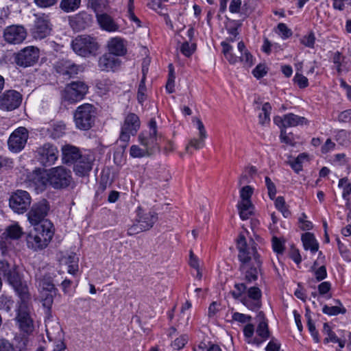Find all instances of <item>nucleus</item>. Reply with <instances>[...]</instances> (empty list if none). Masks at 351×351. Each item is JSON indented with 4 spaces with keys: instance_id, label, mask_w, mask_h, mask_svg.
<instances>
[{
    "instance_id": "nucleus-1",
    "label": "nucleus",
    "mask_w": 351,
    "mask_h": 351,
    "mask_svg": "<svg viewBox=\"0 0 351 351\" xmlns=\"http://www.w3.org/2000/svg\"><path fill=\"white\" fill-rule=\"evenodd\" d=\"M54 229L50 221H43L34 228L26 238L27 247L34 251L45 248L53 238Z\"/></svg>"
},
{
    "instance_id": "nucleus-2",
    "label": "nucleus",
    "mask_w": 351,
    "mask_h": 351,
    "mask_svg": "<svg viewBox=\"0 0 351 351\" xmlns=\"http://www.w3.org/2000/svg\"><path fill=\"white\" fill-rule=\"evenodd\" d=\"M0 274L7 280L23 301L28 299V287L25 283L21 281L19 272L14 265H10L8 262L1 261Z\"/></svg>"
},
{
    "instance_id": "nucleus-3",
    "label": "nucleus",
    "mask_w": 351,
    "mask_h": 351,
    "mask_svg": "<svg viewBox=\"0 0 351 351\" xmlns=\"http://www.w3.org/2000/svg\"><path fill=\"white\" fill-rule=\"evenodd\" d=\"M237 247L239 251L238 258L240 265L255 264L261 265L259 254L256 250V244L254 240L250 239L247 242L243 235H239Z\"/></svg>"
},
{
    "instance_id": "nucleus-4",
    "label": "nucleus",
    "mask_w": 351,
    "mask_h": 351,
    "mask_svg": "<svg viewBox=\"0 0 351 351\" xmlns=\"http://www.w3.org/2000/svg\"><path fill=\"white\" fill-rule=\"evenodd\" d=\"M71 47L77 55L84 58H89L97 54L100 45L97 38L84 34L77 36L72 40Z\"/></svg>"
},
{
    "instance_id": "nucleus-5",
    "label": "nucleus",
    "mask_w": 351,
    "mask_h": 351,
    "mask_svg": "<svg viewBox=\"0 0 351 351\" xmlns=\"http://www.w3.org/2000/svg\"><path fill=\"white\" fill-rule=\"evenodd\" d=\"M35 278L36 285L39 291L43 295H45V297L43 299V305L49 308L53 303V297L57 291L53 282V276L44 270H40L36 274Z\"/></svg>"
},
{
    "instance_id": "nucleus-6",
    "label": "nucleus",
    "mask_w": 351,
    "mask_h": 351,
    "mask_svg": "<svg viewBox=\"0 0 351 351\" xmlns=\"http://www.w3.org/2000/svg\"><path fill=\"white\" fill-rule=\"evenodd\" d=\"M222 52L226 60L230 64H236L238 62L243 63L244 66L251 67L254 64L253 58L249 51L246 49L243 41L238 43V51L240 56L232 53V47L227 42L223 41L221 43Z\"/></svg>"
},
{
    "instance_id": "nucleus-7",
    "label": "nucleus",
    "mask_w": 351,
    "mask_h": 351,
    "mask_svg": "<svg viewBox=\"0 0 351 351\" xmlns=\"http://www.w3.org/2000/svg\"><path fill=\"white\" fill-rule=\"evenodd\" d=\"M96 117L95 108L90 104L78 106L74 112L75 126L81 130H88L93 127Z\"/></svg>"
},
{
    "instance_id": "nucleus-8",
    "label": "nucleus",
    "mask_w": 351,
    "mask_h": 351,
    "mask_svg": "<svg viewBox=\"0 0 351 351\" xmlns=\"http://www.w3.org/2000/svg\"><path fill=\"white\" fill-rule=\"evenodd\" d=\"M48 179H49V185L55 189L68 187L73 180L71 171L63 166L48 169Z\"/></svg>"
},
{
    "instance_id": "nucleus-9",
    "label": "nucleus",
    "mask_w": 351,
    "mask_h": 351,
    "mask_svg": "<svg viewBox=\"0 0 351 351\" xmlns=\"http://www.w3.org/2000/svg\"><path fill=\"white\" fill-rule=\"evenodd\" d=\"M59 157L58 147L52 143H45L37 147L35 158L43 167L53 165Z\"/></svg>"
},
{
    "instance_id": "nucleus-10",
    "label": "nucleus",
    "mask_w": 351,
    "mask_h": 351,
    "mask_svg": "<svg viewBox=\"0 0 351 351\" xmlns=\"http://www.w3.org/2000/svg\"><path fill=\"white\" fill-rule=\"evenodd\" d=\"M141 121L138 117L134 113H129L125 117L121 125L119 140L124 143V147L130 141L131 136H135L138 131Z\"/></svg>"
},
{
    "instance_id": "nucleus-11",
    "label": "nucleus",
    "mask_w": 351,
    "mask_h": 351,
    "mask_svg": "<svg viewBox=\"0 0 351 351\" xmlns=\"http://www.w3.org/2000/svg\"><path fill=\"white\" fill-rule=\"evenodd\" d=\"M50 210L49 202L43 199L34 203L27 214L29 222L34 226H40L43 221H48L45 219Z\"/></svg>"
},
{
    "instance_id": "nucleus-12",
    "label": "nucleus",
    "mask_w": 351,
    "mask_h": 351,
    "mask_svg": "<svg viewBox=\"0 0 351 351\" xmlns=\"http://www.w3.org/2000/svg\"><path fill=\"white\" fill-rule=\"evenodd\" d=\"M32 197L28 192L23 190H16L12 193L9 198L10 208L17 214H23L29 208Z\"/></svg>"
},
{
    "instance_id": "nucleus-13",
    "label": "nucleus",
    "mask_w": 351,
    "mask_h": 351,
    "mask_svg": "<svg viewBox=\"0 0 351 351\" xmlns=\"http://www.w3.org/2000/svg\"><path fill=\"white\" fill-rule=\"evenodd\" d=\"M88 89V86L84 82H73L65 87L62 97L70 103L77 102L84 97Z\"/></svg>"
},
{
    "instance_id": "nucleus-14",
    "label": "nucleus",
    "mask_w": 351,
    "mask_h": 351,
    "mask_svg": "<svg viewBox=\"0 0 351 351\" xmlns=\"http://www.w3.org/2000/svg\"><path fill=\"white\" fill-rule=\"evenodd\" d=\"M29 132L25 127H19L14 130L10 134L8 145L9 149L14 153L23 150L27 142Z\"/></svg>"
},
{
    "instance_id": "nucleus-15",
    "label": "nucleus",
    "mask_w": 351,
    "mask_h": 351,
    "mask_svg": "<svg viewBox=\"0 0 351 351\" xmlns=\"http://www.w3.org/2000/svg\"><path fill=\"white\" fill-rule=\"evenodd\" d=\"M36 19L32 34L35 39L42 40L51 34L52 25L49 16L45 14H35Z\"/></svg>"
},
{
    "instance_id": "nucleus-16",
    "label": "nucleus",
    "mask_w": 351,
    "mask_h": 351,
    "mask_svg": "<svg viewBox=\"0 0 351 351\" xmlns=\"http://www.w3.org/2000/svg\"><path fill=\"white\" fill-rule=\"evenodd\" d=\"M39 58V49L34 46L27 47L15 55L17 65L27 67L35 64Z\"/></svg>"
},
{
    "instance_id": "nucleus-17",
    "label": "nucleus",
    "mask_w": 351,
    "mask_h": 351,
    "mask_svg": "<svg viewBox=\"0 0 351 351\" xmlns=\"http://www.w3.org/2000/svg\"><path fill=\"white\" fill-rule=\"evenodd\" d=\"M261 298V290L257 287H251L241 298V302L249 310L256 311L262 306Z\"/></svg>"
},
{
    "instance_id": "nucleus-18",
    "label": "nucleus",
    "mask_w": 351,
    "mask_h": 351,
    "mask_svg": "<svg viewBox=\"0 0 351 351\" xmlns=\"http://www.w3.org/2000/svg\"><path fill=\"white\" fill-rule=\"evenodd\" d=\"M26 36L27 32L22 25H10L3 31L4 40L10 44H20L23 42Z\"/></svg>"
},
{
    "instance_id": "nucleus-19",
    "label": "nucleus",
    "mask_w": 351,
    "mask_h": 351,
    "mask_svg": "<svg viewBox=\"0 0 351 351\" xmlns=\"http://www.w3.org/2000/svg\"><path fill=\"white\" fill-rule=\"evenodd\" d=\"M46 332L48 339L55 343L53 351H64L66 349V345L63 341V332L58 323H54L52 326L47 324Z\"/></svg>"
},
{
    "instance_id": "nucleus-20",
    "label": "nucleus",
    "mask_w": 351,
    "mask_h": 351,
    "mask_svg": "<svg viewBox=\"0 0 351 351\" xmlns=\"http://www.w3.org/2000/svg\"><path fill=\"white\" fill-rule=\"evenodd\" d=\"M22 101L21 95L14 90L5 91L0 96V108L11 111L17 108Z\"/></svg>"
},
{
    "instance_id": "nucleus-21",
    "label": "nucleus",
    "mask_w": 351,
    "mask_h": 351,
    "mask_svg": "<svg viewBox=\"0 0 351 351\" xmlns=\"http://www.w3.org/2000/svg\"><path fill=\"white\" fill-rule=\"evenodd\" d=\"M29 184L34 186L38 191H44L47 184H49L48 179V170L36 169L30 173L27 177Z\"/></svg>"
},
{
    "instance_id": "nucleus-22",
    "label": "nucleus",
    "mask_w": 351,
    "mask_h": 351,
    "mask_svg": "<svg viewBox=\"0 0 351 351\" xmlns=\"http://www.w3.org/2000/svg\"><path fill=\"white\" fill-rule=\"evenodd\" d=\"M95 156L91 152H84L74 164L73 171L79 176H85L88 174L93 167Z\"/></svg>"
},
{
    "instance_id": "nucleus-23",
    "label": "nucleus",
    "mask_w": 351,
    "mask_h": 351,
    "mask_svg": "<svg viewBox=\"0 0 351 351\" xmlns=\"http://www.w3.org/2000/svg\"><path fill=\"white\" fill-rule=\"evenodd\" d=\"M80 66L69 60L62 59L54 64L56 71L66 77L71 78L78 74Z\"/></svg>"
},
{
    "instance_id": "nucleus-24",
    "label": "nucleus",
    "mask_w": 351,
    "mask_h": 351,
    "mask_svg": "<svg viewBox=\"0 0 351 351\" xmlns=\"http://www.w3.org/2000/svg\"><path fill=\"white\" fill-rule=\"evenodd\" d=\"M278 121L281 123L283 128L308 124V121L304 117H300L293 113H288L282 117H275L274 122L278 123Z\"/></svg>"
},
{
    "instance_id": "nucleus-25",
    "label": "nucleus",
    "mask_w": 351,
    "mask_h": 351,
    "mask_svg": "<svg viewBox=\"0 0 351 351\" xmlns=\"http://www.w3.org/2000/svg\"><path fill=\"white\" fill-rule=\"evenodd\" d=\"M19 328L26 334H30L34 330L33 320L24 306H20L16 317Z\"/></svg>"
},
{
    "instance_id": "nucleus-26",
    "label": "nucleus",
    "mask_w": 351,
    "mask_h": 351,
    "mask_svg": "<svg viewBox=\"0 0 351 351\" xmlns=\"http://www.w3.org/2000/svg\"><path fill=\"white\" fill-rule=\"evenodd\" d=\"M93 17L85 11H82L69 17V24L73 29H84L90 25Z\"/></svg>"
},
{
    "instance_id": "nucleus-27",
    "label": "nucleus",
    "mask_w": 351,
    "mask_h": 351,
    "mask_svg": "<svg viewBox=\"0 0 351 351\" xmlns=\"http://www.w3.org/2000/svg\"><path fill=\"white\" fill-rule=\"evenodd\" d=\"M120 64V60L109 53H104L98 60V66L103 71H114Z\"/></svg>"
},
{
    "instance_id": "nucleus-28",
    "label": "nucleus",
    "mask_w": 351,
    "mask_h": 351,
    "mask_svg": "<svg viewBox=\"0 0 351 351\" xmlns=\"http://www.w3.org/2000/svg\"><path fill=\"white\" fill-rule=\"evenodd\" d=\"M158 220L157 213L153 211L145 212L141 207L137 209V219L136 221L141 224L147 226H145L144 230H148L153 227L154 224Z\"/></svg>"
},
{
    "instance_id": "nucleus-29",
    "label": "nucleus",
    "mask_w": 351,
    "mask_h": 351,
    "mask_svg": "<svg viewBox=\"0 0 351 351\" xmlns=\"http://www.w3.org/2000/svg\"><path fill=\"white\" fill-rule=\"evenodd\" d=\"M96 18L99 27L108 32L119 31V25L108 14L96 13Z\"/></svg>"
},
{
    "instance_id": "nucleus-30",
    "label": "nucleus",
    "mask_w": 351,
    "mask_h": 351,
    "mask_svg": "<svg viewBox=\"0 0 351 351\" xmlns=\"http://www.w3.org/2000/svg\"><path fill=\"white\" fill-rule=\"evenodd\" d=\"M107 47L109 51L108 53L114 56H122L127 52L125 40L121 37L117 36L112 38L108 42Z\"/></svg>"
},
{
    "instance_id": "nucleus-31",
    "label": "nucleus",
    "mask_w": 351,
    "mask_h": 351,
    "mask_svg": "<svg viewBox=\"0 0 351 351\" xmlns=\"http://www.w3.org/2000/svg\"><path fill=\"white\" fill-rule=\"evenodd\" d=\"M62 162L65 164H75L83 153L79 149L71 145H65L62 147Z\"/></svg>"
},
{
    "instance_id": "nucleus-32",
    "label": "nucleus",
    "mask_w": 351,
    "mask_h": 351,
    "mask_svg": "<svg viewBox=\"0 0 351 351\" xmlns=\"http://www.w3.org/2000/svg\"><path fill=\"white\" fill-rule=\"evenodd\" d=\"M261 265L255 264L240 265V271L244 276V280L247 283H251L258 278V269Z\"/></svg>"
},
{
    "instance_id": "nucleus-33",
    "label": "nucleus",
    "mask_w": 351,
    "mask_h": 351,
    "mask_svg": "<svg viewBox=\"0 0 351 351\" xmlns=\"http://www.w3.org/2000/svg\"><path fill=\"white\" fill-rule=\"evenodd\" d=\"M158 137L156 134L149 132V134L142 132L138 135V141L152 154L153 149L158 145Z\"/></svg>"
},
{
    "instance_id": "nucleus-34",
    "label": "nucleus",
    "mask_w": 351,
    "mask_h": 351,
    "mask_svg": "<svg viewBox=\"0 0 351 351\" xmlns=\"http://www.w3.org/2000/svg\"><path fill=\"white\" fill-rule=\"evenodd\" d=\"M334 305L328 306L324 305L322 308V312L328 315L334 316L339 314H345L346 309L343 307L342 303L339 300H334Z\"/></svg>"
},
{
    "instance_id": "nucleus-35",
    "label": "nucleus",
    "mask_w": 351,
    "mask_h": 351,
    "mask_svg": "<svg viewBox=\"0 0 351 351\" xmlns=\"http://www.w3.org/2000/svg\"><path fill=\"white\" fill-rule=\"evenodd\" d=\"M302 241L306 250H310L312 253H315L318 250L319 244L312 233L306 232L303 234Z\"/></svg>"
},
{
    "instance_id": "nucleus-36",
    "label": "nucleus",
    "mask_w": 351,
    "mask_h": 351,
    "mask_svg": "<svg viewBox=\"0 0 351 351\" xmlns=\"http://www.w3.org/2000/svg\"><path fill=\"white\" fill-rule=\"evenodd\" d=\"M22 234V228L16 223L8 226L3 232V235H5V238H9L11 239H19L21 238Z\"/></svg>"
},
{
    "instance_id": "nucleus-37",
    "label": "nucleus",
    "mask_w": 351,
    "mask_h": 351,
    "mask_svg": "<svg viewBox=\"0 0 351 351\" xmlns=\"http://www.w3.org/2000/svg\"><path fill=\"white\" fill-rule=\"evenodd\" d=\"M238 209L239 210V215L241 219L246 220L253 214L254 206L252 202H239Z\"/></svg>"
},
{
    "instance_id": "nucleus-38",
    "label": "nucleus",
    "mask_w": 351,
    "mask_h": 351,
    "mask_svg": "<svg viewBox=\"0 0 351 351\" xmlns=\"http://www.w3.org/2000/svg\"><path fill=\"white\" fill-rule=\"evenodd\" d=\"M81 5V0H61L60 8L66 13L76 11Z\"/></svg>"
},
{
    "instance_id": "nucleus-39",
    "label": "nucleus",
    "mask_w": 351,
    "mask_h": 351,
    "mask_svg": "<svg viewBox=\"0 0 351 351\" xmlns=\"http://www.w3.org/2000/svg\"><path fill=\"white\" fill-rule=\"evenodd\" d=\"M259 315H262V320L259 322L258 325L257 326L256 332L258 337L261 338V341H265L269 336V331L268 328V324L263 317L262 313H259Z\"/></svg>"
},
{
    "instance_id": "nucleus-40",
    "label": "nucleus",
    "mask_w": 351,
    "mask_h": 351,
    "mask_svg": "<svg viewBox=\"0 0 351 351\" xmlns=\"http://www.w3.org/2000/svg\"><path fill=\"white\" fill-rule=\"evenodd\" d=\"M338 186L343 188V198L348 202H350V195H351V182H348L347 178H343L339 180Z\"/></svg>"
},
{
    "instance_id": "nucleus-41",
    "label": "nucleus",
    "mask_w": 351,
    "mask_h": 351,
    "mask_svg": "<svg viewBox=\"0 0 351 351\" xmlns=\"http://www.w3.org/2000/svg\"><path fill=\"white\" fill-rule=\"evenodd\" d=\"M271 110V106L269 103L267 102L263 105L262 112L260 113L259 123L261 125H265L270 121V113Z\"/></svg>"
},
{
    "instance_id": "nucleus-42",
    "label": "nucleus",
    "mask_w": 351,
    "mask_h": 351,
    "mask_svg": "<svg viewBox=\"0 0 351 351\" xmlns=\"http://www.w3.org/2000/svg\"><path fill=\"white\" fill-rule=\"evenodd\" d=\"M307 154L302 153L299 154L293 160L289 161L288 162L296 173H299L302 169V162L304 160H307Z\"/></svg>"
},
{
    "instance_id": "nucleus-43",
    "label": "nucleus",
    "mask_w": 351,
    "mask_h": 351,
    "mask_svg": "<svg viewBox=\"0 0 351 351\" xmlns=\"http://www.w3.org/2000/svg\"><path fill=\"white\" fill-rule=\"evenodd\" d=\"M130 154L132 158H143L149 156V151L145 147L141 148L138 145H132L130 149Z\"/></svg>"
},
{
    "instance_id": "nucleus-44",
    "label": "nucleus",
    "mask_w": 351,
    "mask_h": 351,
    "mask_svg": "<svg viewBox=\"0 0 351 351\" xmlns=\"http://www.w3.org/2000/svg\"><path fill=\"white\" fill-rule=\"evenodd\" d=\"M247 290V288L245 283H236L234 285V290L231 291V294L234 299L241 301V298L245 294Z\"/></svg>"
},
{
    "instance_id": "nucleus-45",
    "label": "nucleus",
    "mask_w": 351,
    "mask_h": 351,
    "mask_svg": "<svg viewBox=\"0 0 351 351\" xmlns=\"http://www.w3.org/2000/svg\"><path fill=\"white\" fill-rule=\"evenodd\" d=\"M147 5L157 12L159 14L168 17L167 13L164 12V10L166 11L167 9L162 3V0H150V2L148 3Z\"/></svg>"
},
{
    "instance_id": "nucleus-46",
    "label": "nucleus",
    "mask_w": 351,
    "mask_h": 351,
    "mask_svg": "<svg viewBox=\"0 0 351 351\" xmlns=\"http://www.w3.org/2000/svg\"><path fill=\"white\" fill-rule=\"evenodd\" d=\"M205 139L206 138H203L201 136H199V138L191 139L186 147V152L191 154V152L190 151L191 147H193L195 149H199L204 147L205 145Z\"/></svg>"
},
{
    "instance_id": "nucleus-47",
    "label": "nucleus",
    "mask_w": 351,
    "mask_h": 351,
    "mask_svg": "<svg viewBox=\"0 0 351 351\" xmlns=\"http://www.w3.org/2000/svg\"><path fill=\"white\" fill-rule=\"evenodd\" d=\"M254 189L252 186L247 185L242 187L240 190L239 202H251V197L253 194Z\"/></svg>"
},
{
    "instance_id": "nucleus-48",
    "label": "nucleus",
    "mask_w": 351,
    "mask_h": 351,
    "mask_svg": "<svg viewBox=\"0 0 351 351\" xmlns=\"http://www.w3.org/2000/svg\"><path fill=\"white\" fill-rule=\"evenodd\" d=\"M143 77L140 82V84L138 86V93H137V99L140 104H143V102L146 99V86L145 84V69H143Z\"/></svg>"
},
{
    "instance_id": "nucleus-49",
    "label": "nucleus",
    "mask_w": 351,
    "mask_h": 351,
    "mask_svg": "<svg viewBox=\"0 0 351 351\" xmlns=\"http://www.w3.org/2000/svg\"><path fill=\"white\" fill-rule=\"evenodd\" d=\"M317 265V262L314 263L313 266L311 267V269L314 271V276L317 281H321L325 279L327 276L326 268L324 265L319 267L317 269H315V265Z\"/></svg>"
},
{
    "instance_id": "nucleus-50",
    "label": "nucleus",
    "mask_w": 351,
    "mask_h": 351,
    "mask_svg": "<svg viewBox=\"0 0 351 351\" xmlns=\"http://www.w3.org/2000/svg\"><path fill=\"white\" fill-rule=\"evenodd\" d=\"M300 43L306 47L313 48L315 43V36L313 32H311L308 34L302 36Z\"/></svg>"
},
{
    "instance_id": "nucleus-51",
    "label": "nucleus",
    "mask_w": 351,
    "mask_h": 351,
    "mask_svg": "<svg viewBox=\"0 0 351 351\" xmlns=\"http://www.w3.org/2000/svg\"><path fill=\"white\" fill-rule=\"evenodd\" d=\"M13 163L11 158L0 156V171L3 172L12 169Z\"/></svg>"
},
{
    "instance_id": "nucleus-52",
    "label": "nucleus",
    "mask_w": 351,
    "mask_h": 351,
    "mask_svg": "<svg viewBox=\"0 0 351 351\" xmlns=\"http://www.w3.org/2000/svg\"><path fill=\"white\" fill-rule=\"evenodd\" d=\"M127 16L132 21H134L138 27L141 26V21L134 12V0H129Z\"/></svg>"
},
{
    "instance_id": "nucleus-53",
    "label": "nucleus",
    "mask_w": 351,
    "mask_h": 351,
    "mask_svg": "<svg viewBox=\"0 0 351 351\" xmlns=\"http://www.w3.org/2000/svg\"><path fill=\"white\" fill-rule=\"evenodd\" d=\"M332 62L336 65L338 73H341V64L345 60V57L339 52L336 51L332 57Z\"/></svg>"
},
{
    "instance_id": "nucleus-54",
    "label": "nucleus",
    "mask_w": 351,
    "mask_h": 351,
    "mask_svg": "<svg viewBox=\"0 0 351 351\" xmlns=\"http://www.w3.org/2000/svg\"><path fill=\"white\" fill-rule=\"evenodd\" d=\"M147 227V226H141L140 223H138L137 221H136V219L134 221V222L133 223V224H132L131 226H130L128 228V234L129 236H133V235H135V234H137L141 232H143L145 231L144 230V228Z\"/></svg>"
},
{
    "instance_id": "nucleus-55",
    "label": "nucleus",
    "mask_w": 351,
    "mask_h": 351,
    "mask_svg": "<svg viewBox=\"0 0 351 351\" xmlns=\"http://www.w3.org/2000/svg\"><path fill=\"white\" fill-rule=\"evenodd\" d=\"M195 50V44H189L188 42H184L180 47V51L183 55L186 57L191 56Z\"/></svg>"
},
{
    "instance_id": "nucleus-56",
    "label": "nucleus",
    "mask_w": 351,
    "mask_h": 351,
    "mask_svg": "<svg viewBox=\"0 0 351 351\" xmlns=\"http://www.w3.org/2000/svg\"><path fill=\"white\" fill-rule=\"evenodd\" d=\"M189 341V337L186 335H181L174 340L171 346L174 349H182Z\"/></svg>"
},
{
    "instance_id": "nucleus-57",
    "label": "nucleus",
    "mask_w": 351,
    "mask_h": 351,
    "mask_svg": "<svg viewBox=\"0 0 351 351\" xmlns=\"http://www.w3.org/2000/svg\"><path fill=\"white\" fill-rule=\"evenodd\" d=\"M278 32L283 39H287L292 35V32L285 23L278 25Z\"/></svg>"
},
{
    "instance_id": "nucleus-58",
    "label": "nucleus",
    "mask_w": 351,
    "mask_h": 351,
    "mask_svg": "<svg viewBox=\"0 0 351 351\" xmlns=\"http://www.w3.org/2000/svg\"><path fill=\"white\" fill-rule=\"evenodd\" d=\"M265 184L268 191V195L271 199H274L276 194V188L274 183L271 181V180L266 176L265 178Z\"/></svg>"
},
{
    "instance_id": "nucleus-59",
    "label": "nucleus",
    "mask_w": 351,
    "mask_h": 351,
    "mask_svg": "<svg viewBox=\"0 0 351 351\" xmlns=\"http://www.w3.org/2000/svg\"><path fill=\"white\" fill-rule=\"evenodd\" d=\"M232 319L235 322L244 324L251 321L252 317L250 315L235 312L232 314Z\"/></svg>"
},
{
    "instance_id": "nucleus-60",
    "label": "nucleus",
    "mask_w": 351,
    "mask_h": 351,
    "mask_svg": "<svg viewBox=\"0 0 351 351\" xmlns=\"http://www.w3.org/2000/svg\"><path fill=\"white\" fill-rule=\"evenodd\" d=\"M293 80L301 88H306L308 85V79L302 74L296 73Z\"/></svg>"
},
{
    "instance_id": "nucleus-61",
    "label": "nucleus",
    "mask_w": 351,
    "mask_h": 351,
    "mask_svg": "<svg viewBox=\"0 0 351 351\" xmlns=\"http://www.w3.org/2000/svg\"><path fill=\"white\" fill-rule=\"evenodd\" d=\"M299 222L302 230H308L313 228V223L310 221L306 220V215L304 213L301 215V217L299 218Z\"/></svg>"
},
{
    "instance_id": "nucleus-62",
    "label": "nucleus",
    "mask_w": 351,
    "mask_h": 351,
    "mask_svg": "<svg viewBox=\"0 0 351 351\" xmlns=\"http://www.w3.org/2000/svg\"><path fill=\"white\" fill-rule=\"evenodd\" d=\"M14 346L8 340L0 339V351H14Z\"/></svg>"
},
{
    "instance_id": "nucleus-63",
    "label": "nucleus",
    "mask_w": 351,
    "mask_h": 351,
    "mask_svg": "<svg viewBox=\"0 0 351 351\" xmlns=\"http://www.w3.org/2000/svg\"><path fill=\"white\" fill-rule=\"evenodd\" d=\"M241 0H232L230 5L229 10L231 13H239L241 8Z\"/></svg>"
},
{
    "instance_id": "nucleus-64",
    "label": "nucleus",
    "mask_w": 351,
    "mask_h": 351,
    "mask_svg": "<svg viewBox=\"0 0 351 351\" xmlns=\"http://www.w3.org/2000/svg\"><path fill=\"white\" fill-rule=\"evenodd\" d=\"M338 120L340 122L348 123L351 120V110H346L341 112L338 117Z\"/></svg>"
}]
</instances>
